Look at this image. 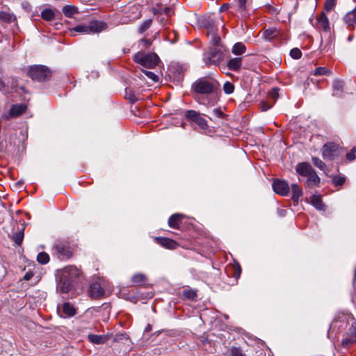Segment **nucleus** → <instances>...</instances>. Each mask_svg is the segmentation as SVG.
I'll return each instance as SVG.
<instances>
[{
  "label": "nucleus",
  "mask_w": 356,
  "mask_h": 356,
  "mask_svg": "<svg viewBox=\"0 0 356 356\" xmlns=\"http://www.w3.org/2000/svg\"><path fill=\"white\" fill-rule=\"evenodd\" d=\"M29 76L38 81H44L49 79L51 76V72L46 66L35 65L30 67Z\"/></svg>",
  "instance_id": "nucleus-3"
},
{
  "label": "nucleus",
  "mask_w": 356,
  "mask_h": 356,
  "mask_svg": "<svg viewBox=\"0 0 356 356\" xmlns=\"http://www.w3.org/2000/svg\"><path fill=\"white\" fill-rule=\"evenodd\" d=\"M346 179H330L332 184H333L335 186H342Z\"/></svg>",
  "instance_id": "nucleus-50"
},
{
  "label": "nucleus",
  "mask_w": 356,
  "mask_h": 356,
  "mask_svg": "<svg viewBox=\"0 0 356 356\" xmlns=\"http://www.w3.org/2000/svg\"><path fill=\"white\" fill-rule=\"evenodd\" d=\"M62 312L64 317H72L76 314L75 308L69 302H65L62 306Z\"/></svg>",
  "instance_id": "nucleus-22"
},
{
  "label": "nucleus",
  "mask_w": 356,
  "mask_h": 356,
  "mask_svg": "<svg viewBox=\"0 0 356 356\" xmlns=\"http://www.w3.org/2000/svg\"><path fill=\"white\" fill-rule=\"evenodd\" d=\"M296 172L299 175L307 177L308 178H318L312 165L307 163H300L296 166Z\"/></svg>",
  "instance_id": "nucleus-6"
},
{
  "label": "nucleus",
  "mask_w": 356,
  "mask_h": 356,
  "mask_svg": "<svg viewBox=\"0 0 356 356\" xmlns=\"http://www.w3.org/2000/svg\"><path fill=\"white\" fill-rule=\"evenodd\" d=\"M356 340L353 337H346L343 339L342 340V346L343 347L348 348L350 346H351L353 343H355Z\"/></svg>",
  "instance_id": "nucleus-45"
},
{
  "label": "nucleus",
  "mask_w": 356,
  "mask_h": 356,
  "mask_svg": "<svg viewBox=\"0 0 356 356\" xmlns=\"http://www.w3.org/2000/svg\"><path fill=\"white\" fill-rule=\"evenodd\" d=\"M351 337L356 340V327H353V331L351 332Z\"/></svg>",
  "instance_id": "nucleus-55"
},
{
  "label": "nucleus",
  "mask_w": 356,
  "mask_h": 356,
  "mask_svg": "<svg viewBox=\"0 0 356 356\" xmlns=\"http://www.w3.org/2000/svg\"><path fill=\"white\" fill-rule=\"evenodd\" d=\"M37 261L40 264H47L49 261V256L44 252H40L37 256Z\"/></svg>",
  "instance_id": "nucleus-33"
},
{
  "label": "nucleus",
  "mask_w": 356,
  "mask_h": 356,
  "mask_svg": "<svg viewBox=\"0 0 356 356\" xmlns=\"http://www.w3.org/2000/svg\"><path fill=\"white\" fill-rule=\"evenodd\" d=\"M134 60L145 67L153 68L157 65L159 58L154 53L145 54L139 51L135 54Z\"/></svg>",
  "instance_id": "nucleus-2"
},
{
  "label": "nucleus",
  "mask_w": 356,
  "mask_h": 356,
  "mask_svg": "<svg viewBox=\"0 0 356 356\" xmlns=\"http://www.w3.org/2000/svg\"><path fill=\"white\" fill-rule=\"evenodd\" d=\"M229 356H246L243 350L238 347H232L230 349Z\"/></svg>",
  "instance_id": "nucleus-38"
},
{
  "label": "nucleus",
  "mask_w": 356,
  "mask_h": 356,
  "mask_svg": "<svg viewBox=\"0 0 356 356\" xmlns=\"http://www.w3.org/2000/svg\"><path fill=\"white\" fill-rule=\"evenodd\" d=\"M219 83L214 79L200 78L197 79L191 86V90L196 95H217Z\"/></svg>",
  "instance_id": "nucleus-1"
},
{
  "label": "nucleus",
  "mask_w": 356,
  "mask_h": 356,
  "mask_svg": "<svg viewBox=\"0 0 356 356\" xmlns=\"http://www.w3.org/2000/svg\"><path fill=\"white\" fill-rule=\"evenodd\" d=\"M213 113H214V115L216 116H217L218 118H222L223 117V113L219 109V108H216L213 111Z\"/></svg>",
  "instance_id": "nucleus-51"
},
{
  "label": "nucleus",
  "mask_w": 356,
  "mask_h": 356,
  "mask_svg": "<svg viewBox=\"0 0 356 356\" xmlns=\"http://www.w3.org/2000/svg\"><path fill=\"white\" fill-rule=\"evenodd\" d=\"M26 110V106L25 104H15L13 105L8 114H5L2 118L7 120L12 118L17 117L24 113Z\"/></svg>",
  "instance_id": "nucleus-10"
},
{
  "label": "nucleus",
  "mask_w": 356,
  "mask_h": 356,
  "mask_svg": "<svg viewBox=\"0 0 356 356\" xmlns=\"http://www.w3.org/2000/svg\"><path fill=\"white\" fill-rule=\"evenodd\" d=\"M278 89L277 88H273L272 89L271 92H270V96L273 98V99H276L277 97H278Z\"/></svg>",
  "instance_id": "nucleus-52"
},
{
  "label": "nucleus",
  "mask_w": 356,
  "mask_h": 356,
  "mask_svg": "<svg viewBox=\"0 0 356 356\" xmlns=\"http://www.w3.org/2000/svg\"><path fill=\"white\" fill-rule=\"evenodd\" d=\"M152 330V325L150 324H148L145 328V332H148Z\"/></svg>",
  "instance_id": "nucleus-57"
},
{
  "label": "nucleus",
  "mask_w": 356,
  "mask_h": 356,
  "mask_svg": "<svg viewBox=\"0 0 356 356\" xmlns=\"http://www.w3.org/2000/svg\"><path fill=\"white\" fill-rule=\"evenodd\" d=\"M72 282L67 280H63L61 278L60 282L58 284L57 290L63 293H66L72 289Z\"/></svg>",
  "instance_id": "nucleus-20"
},
{
  "label": "nucleus",
  "mask_w": 356,
  "mask_h": 356,
  "mask_svg": "<svg viewBox=\"0 0 356 356\" xmlns=\"http://www.w3.org/2000/svg\"><path fill=\"white\" fill-rule=\"evenodd\" d=\"M62 11L67 17H72L74 15L79 13L78 8L71 5L65 6Z\"/></svg>",
  "instance_id": "nucleus-25"
},
{
  "label": "nucleus",
  "mask_w": 356,
  "mask_h": 356,
  "mask_svg": "<svg viewBox=\"0 0 356 356\" xmlns=\"http://www.w3.org/2000/svg\"><path fill=\"white\" fill-rule=\"evenodd\" d=\"M185 116L187 120L196 123L200 129L204 130L208 128L207 121L202 118L200 113L193 110H188L186 112Z\"/></svg>",
  "instance_id": "nucleus-5"
},
{
  "label": "nucleus",
  "mask_w": 356,
  "mask_h": 356,
  "mask_svg": "<svg viewBox=\"0 0 356 356\" xmlns=\"http://www.w3.org/2000/svg\"><path fill=\"white\" fill-rule=\"evenodd\" d=\"M312 161H313V163L314 165H316L317 168H318L321 170L325 171V165L320 159H318L317 157H313Z\"/></svg>",
  "instance_id": "nucleus-41"
},
{
  "label": "nucleus",
  "mask_w": 356,
  "mask_h": 356,
  "mask_svg": "<svg viewBox=\"0 0 356 356\" xmlns=\"http://www.w3.org/2000/svg\"><path fill=\"white\" fill-rule=\"evenodd\" d=\"M88 293L91 298L98 299L104 296V291L99 283H94L90 285Z\"/></svg>",
  "instance_id": "nucleus-11"
},
{
  "label": "nucleus",
  "mask_w": 356,
  "mask_h": 356,
  "mask_svg": "<svg viewBox=\"0 0 356 356\" xmlns=\"http://www.w3.org/2000/svg\"><path fill=\"white\" fill-rule=\"evenodd\" d=\"M72 31L79 32V33H87V34L90 33L88 25H78V26H75L72 29Z\"/></svg>",
  "instance_id": "nucleus-35"
},
{
  "label": "nucleus",
  "mask_w": 356,
  "mask_h": 356,
  "mask_svg": "<svg viewBox=\"0 0 356 356\" xmlns=\"http://www.w3.org/2000/svg\"><path fill=\"white\" fill-rule=\"evenodd\" d=\"M88 339L92 343L102 344L105 342L106 338L102 335L89 334Z\"/></svg>",
  "instance_id": "nucleus-30"
},
{
  "label": "nucleus",
  "mask_w": 356,
  "mask_h": 356,
  "mask_svg": "<svg viewBox=\"0 0 356 356\" xmlns=\"http://www.w3.org/2000/svg\"><path fill=\"white\" fill-rule=\"evenodd\" d=\"M272 104L266 102H261L260 103V108L262 111H266L270 108L272 107Z\"/></svg>",
  "instance_id": "nucleus-49"
},
{
  "label": "nucleus",
  "mask_w": 356,
  "mask_h": 356,
  "mask_svg": "<svg viewBox=\"0 0 356 356\" xmlns=\"http://www.w3.org/2000/svg\"><path fill=\"white\" fill-rule=\"evenodd\" d=\"M353 35H350V36L348 37V40L349 41H351V40H353Z\"/></svg>",
  "instance_id": "nucleus-61"
},
{
  "label": "nucleus",
  "mask_w": 356,
  "mask_h": 356,
  "mask_svg": "<svg viewBox=\"0 0 356 356\" xmlns=\"http://www.w3.org/2000/svg\"><path fill=\"white\" fill-rule=\"evenodd\" d=\"M183 294L185 298L189 300H193L197 296L196 292L192 289L184 290Z\"/></svg>",
  "instance_id": "nucleus-43"
},
{
  "label": "nucleus",
  "mask_w": 356,
  "mask_h": 356,
  "mask_svg": "<svg viewBox=\"0 0 356 356\" xmlns=\"http://www.w3.org/2000/svg\"><path fill=\"white\" fill-rule=\"evenodd\" d=\"M272 186L273 191L282 196H286L289 193V184L284 179H274Z\"/></svg>",
  "instance_id": "nucleus-9"
},
{
  "label": "nucleus",
  "mask_w": 356,
  "mask_h": 356,
  "mask_svg": "<svg viewBox=\"0 0 356 356\" xmlns=\"http://www.w3.org/2000/svg\"><path fill=\"white\" fill-rule=\"evenodd\" d=\"M152 22V20L151 19H147L145 22H143V23L139 27V33H143L146 30H147L150 27Z\"/></svg>",
  "instance_id": "nucleus-37"
},
{
  "label": "nucleus",
  "mask_w": 356,
  "mask_h": 356,
  "mask_svg": "<svg viewBox=\"0 0 356 356\" xmlns=\"http://www.w3.org/2000/svg\"><path fill=\"white\" fill-rule=\"evenodd\" d=\"M242 65L241 58H234L229 60L227 63L228 68L232 71L238 70Z\"/></svg>",
  "instance_id": "nucleus-24"
},
{
  "label": "nucleus",
  "mask_w": 356,
  "mask_h": 356,
  "mask_svg": "<svg viewBox=\"0 0 356 356\" xmlns=\"http://www.w3.org/2000/svg\"><path fill=\"white\" fill-rule=\"evenodd\" d=\"M355 153L356 147H353L352 150L346 154V159L350 161H353L356 158Z\"/></svg>",
  "instance_id": "nucleus-48"
},
{
  "label": "nucleus",
  "mask_w": 356,
  "mask_h": 356,
  "mask_svg": "<svg viewBox=\"0 0 356 356\" xmlns=\"http://www.w3.org/2000/svg\"><path fill=\"white\" fill-rule=\"evenodd\" d=\"M169 13H170V8H166L165 9V13L166 15H169Z\"/></svg>",
  "instance_id": "nucleus-60"
},
{
  "label": "nucleus",
  "mask_w": 356,
  "mask_h": 356,
  "mask_svg": "<svg viewBox=\"0 0 356 356\" xmlns=\"http://www.w3.org/2000/svg\"><path fill=\"white\" fill-rule=\"evenodd\" d=\"M17 87V80L13 79L11 86L6 85L1 79H0V90L6 93L12 92Z\"/></svg>",
  "instance_id": "nucleus-23"
},
{
  "label": "nucleus",
  "mask_w": 356,
  "mask_h": 356,
  "mask_svg": "<svg viewBox=\"0 0 356 356\" xmlns=\"http://www.w3.org/2000/svg\"><path fill=\"white\" fill-rule=\"evenodd\" d=\"M332 87H333V95L338 96L341 93V92L343 90V82L341 80L335 79L333 81Z\"/></svg>",
  "instance_id": "nucleus-27"
},
{
  "label": "nucleus",
  "mask_w": 356,
  "mask_h": 356,
  "mask_svg": "<svg viewBox=\"0 0 356 356\" xmlns=\"http://www.w3.org/2000/svg\"><path fill=\"white\" fill-rule=\"evenodd\" d=\"M280 34V31L276 28H269L264 31V38L265 40L270 41L274 38H277Z\"/></svg>",
  "instance_id": "nucleus-19"
},
{
  "label": "nucleus",
  "mask_w": 356,
  "mask_h": 356,
  "mask_svg": "<svg viewBox=\"0 0 356 356\" xmlns=\"http://www.w3.org/2000/svg\"><path fill=\"white\" fill-rule=\"evenodd\" d=\"M127 98L131 102H135L137 100V98L136 97V96L134 94H132L131 92H130V94L129 95V97H127Z\"/></svg>",
  "instance_id": "nucleus-53"
},
{
  "label": "nucleus",
  "mask_w": 356,
  "mask_h": 356,
  "mask_svg": "<svg viewBox=\"0 0 356 356\" xmlns=\"http://www.w3.org/2000/svg\"><path fill=\"white\" fill-rule=\"evenodd\" d=\"M32 277V274H30V273H26L25 275H24V279L26 280H29Z\"/></svg>",
  "instance_id": "nucleus-56"
},
{
  "label": "nucleus",
  "mask_w": 356,
  "mask_h": 356,
  "mask_svg": "<svg viewBox=\"0 0 356 356\" xmlns=\"http://www.w3.org/2000/svg\"><path fill=\"white\" fill-rule=\"evenodd\" d=\"M290 55L294 59H299L302 56V52L299 49L293 48L291 50Z\"/></svg>",
  "instance_id": "nucleus-44"
},
{
  "label": "nucleus",
  "mask_w": 356,
  "mask_h": 356,
  "mask_svg": "<svg viewBox=\"0 0 356 356\" xmlns=\"http://www.w3.org/2000/svg\"><path fill=\"white\" fill-rule=\"evenodd\" d=\"M24 238V232L22 231L18 232L13 235V240L16 244L20 245Z\"/></svg>",
  "instance_id": "nucleus-36"
},
{
  "label": "nucleus",
  "mask_w": 356,
  "mask_h": 356,
  "mask_svg": "<svg viewBox=\"0 0 356 356\" xmlns=\"http://www.w3.org/2000/svg\"><path fill=\"white\" fill-rule=\"evenodd\" d=\"M143 72L145 75L147 76V77L152 80L154 82H157L159 81L158 76L154 72L147 70H143Z\"/></svg>",
  "instance_id": "nucleus-46"
},
{
  "label": "nucleus",
  "mask_w": 356,
  "mask_h": 356,
  "mask_svg": "<svg viewBox=\"0 0 356 356\" xmlns=\"http://www.w3.org/2000/svg\"><path fill=\"white\" fill-rule=\"evenodd\" d=\"M354 277H355V279L356 280V267H355V270Z\"/></svg>",
  "instance_id": "nucleus-62"
},
{
  "label": "nucleus",
  "mask_w": 356,
  "mask_h": 356,
  "mask_svg": "<svg viewBox=\"0 0 356 356\" xmlns=\"http://www.w3.org/2000/svg\"><path fill=\"white\" fill-rule=\"evenodd\" d=\"M41 17L46 21H51L54 19V12L51 9H45L41 13Z\"/></svg>",
  "instance_id": "nucleus-32"
},
{
  "label": "nucleus",
  "mask_w": 356,
  "mask_h": 356,
  "mask_svg": "<svg viewBox=\"0 0 356 356\" xmlns=\"http://www.w3.org/2000/svg\"><path fill=\"white\" fill-rule=\"evenodd\" d=\"M88 26L90 33L101 32L105 30L107 27V25L105 22L97 20L91 22Z\"/></svg>",
  "instance_id": "nucleus-14"
},
{
  "label": "nucleus",
  "mask_w": 356,
  "mask_h": 356,
  "mask_svg": "<svg viewBox=\"0 0 356 356\" xmlns=\"http://www.w3.org/2000/svg\"><path fill=\"white\" fill-rule=\"evenodd\" d=\"M337 150V146L333 143H327L323 145V156L325 159H332Z\"/></svg>",
  "instance_id": "nucleus-12"
},
{
  "label": "nucleus",
  "mask_w": 356,
  "mask_h": 356,
  "mask_svg": "<svg viewBox=\"0 0 356 356\" xmlns=\"http://www.w3.org/2000/svg\"><path fill=\"white\" fill-rule=\"evenodd\" d=\"M146 280L147 278L145 275L142 273L135 274L131 277L132 282L137 286L144 284L146 282Z\"/></svg>",
  "instance_id": "nucleus-28"
},
{
  "label": "nucleus",
  "mask_w": 356,
  "mask_h": 356,
  "mask_svg": "<svg viewBox=\"0 0 356 356\" xmlns=\"http://www.w3.org/2000/svg\"><path fill=\"white\" fill-rule=\"evenodd\" d=\"M330 72L328 69L323 67H319L315 69L314 74L316 76L330 74Z\"/></svg>",
  "instance_id": "nucleus-39"
},
{
  "label": "nucleus",
  "mask_w": 356,
  "mask_h": 356,
  "mask_svg": "<svg viewBox=\"0 0 356 356\" xmlns=\"http://www.w3.org/2000/svg\"><path fill=\"white\" fill-rule=\"evenodd\" d=\"M292 189V200L293 202H298L299 198L302 195V188L297 184L291 185Z\"/></svg>",
  "instance_id": "nucleus-26"
},
{
  "label": "nucleus",
  "mask_w": 356,
  "mask_h": 356,
  "mask_svg": "<svg viewBox=\"0 0 356 356\" xmlns=\"http://www.w3.org/2000/svg\"><path fill=\"white\" fill-rule=\"evenodd\" d=\"M223 53L213 47L209 50V56L204 58L205 63L207 65H218L223 60Z\"/></svg>",
  "instance_id": "nucleus-8"
},
{
  "label": "nucleus",
  "mask_w": 356,
  "mask_h": 356,
  "mask_svg": "<svg viewBox=\"0 0 356 356\" xmlns=\"http://www.w3.org/2000/svg\"><path fill=\"white\" fill-rule=\"evenodd\" d=\"M245 51V46L242 42L236 43L232 49V52L235 55H241Z\"/></svg>",
  "instance_id": "nucleus-29"
},
{
  "label": "nucleus",
  "mask_w": 356,
  "mask_h": 356,
  "mask_svg": "<svg viewBox=\"0 0 356 356\" xmlns=\"http://www.w3.org/2000/svg\"><path fill=\"white\" fill-rule=\"evenodd\" d=\"M54 248L60 259H67L72 256L73 249L66 243L57 241L54 245Z\"/></svg>",
  "instance_id": "nucleus-4"
},
{
  "label": "nucleus",
  "mask_w": 356,
  "mask_h": 356,
  "mask_svg": "<svg viewBox=\"0 0 356 356\" xmlns=\"http://www.w3.org/2000/svg\"><path fill=\"white\" fill-rule=\"evenodd\" d=\"M198 102L200 104H202L206 106H213L216 103V97H213L211 99H204H204H202V102H200L199 100H198Z\"/></svg>",
  "instance_id": "nucleus-47"
},
{
  "label": "nucleus",
  "mask_w": 356,
  "mask_h": 356,
  "mask_svg": "<svg viewBox=\"0 0 356 356\" xmlns=\"http://www.w3.org/2000/svg\"><path fill=\"white\" fill-rule=\"evenodd\" d=\"M223 90L226 94H232L234 90V86L232 83L227 81L224 83Z\"/></svg>",
  "instance_id": "nucleus-42"
},
{
  "label": "nucleus",
  "mask_w": 356,
  "mask_h": 356,
  "mask_svg": "<svg viewBox=\"0 0 356 356\" xmlns=\"http://www.w3.org/2000/svg\"><path fill=\"white\" fill-rule=\"evenodd\" d=\"M310 203L318 210H324V204L323 203L321 195L314 194L310 197Z\"/></svg>",
  "instance_id": "nucleus-21"
},
{
  "label": "nucleus",
  "mask_w": 356,
  "mask_h": 356,
  "mask_svg": "<svg viewBox=\"0 0 356 356\" xmlns=\"http://www.w3.org/2000/svg\"><path fill=\"white\" fill-rule=\"evenodd\" d=\"M336 5V0H325L324 8L326 12L331 11Z\"/></svg>",
  "instance_id": "nucleus-40"
},
{
  "label": "nucleus",
  "mask_w": 356,
  "mask_h": 356,
  "mask_svg": "<svg viewBox=\"0 0 356 356\" xmlns=\"http://www.w3.org/2000/svg\"><path fill=\"white\" fill-rule=\"evenodd\" d=\"M317 22L318 27L324 31L327 32L330 30V22L324 12L317 17Z\"/></svg>",
  "instance_id": "nucleus-15"
},
{
  "label": "nucleus",
  "mask_w": 356,
  "mask_h": 356,
  "mask_svg": "<svg viewBox=\"0 0 356 356\" xmlns=\"http://www.w3.org/2000/svg\"><path fill=\"white\" fill-rule=\"evenodd\" d=\"M227 8H228V6L227 4H224V5H222L221 6L220 10L222 11V10H224L227 9Z\"/></svg>",
  "instance_id": "nucleus-59"
},
{
  "label": "nucleus",
  "mask_w": 356,
  "mask_h": 356,
  "mask_svg": "<svg viewBox=\"0 0 356 356\" xmlns=\"http://www.w3.org/2000/svg\"><path fill=\"white\" fill-rule=\"evenodd\" d=\"M234 8L242 17H245L247 14V0H234Z\"/></svg>",
  "instance_id": "nucleus-13"
},
{
  "label": "nucleus",
  "mask_w": 356,
  "mask_h": 356,
  "mask_svg": "<svg viewBox=\"0 0 356 356\" xmlns=\"http://www.w3.org/2000/svg\"><path fill=\"white\" fill-rule=\"evenodd\" d=\"M319 181H320V179H307V184L310 185V184H312L313 183H314V184H316V182L319 183Z\"/></svg>",
  "instance_id": "nucleus-54"
},
{
  "label": "nucleus",
  "mask_w": 356,
  "mask_h": 356,
  "mask_svg": "<svg viewBox=\"0 0 356 356\" xmlns=\"http://www.w3.org/2000/svg\"><path fill=\"white\" fill-rule=\"evenodd\" d=\"M184 215L180 213H175L172 215L168 219V225L171 228L178 229L179 225L181 222Z\"/></svg>",
  "instance_id": "nucleus-17"
},
{
  "label": "nucleus",
  "mask_w": 356,
  "mask_h": 356,
  "mask_svg": "<svg viewBox=\"0 0 356 356\" xmlns=\"http://www.w3.org/2000/svg\"><path fill=\"white\" fill-rule=\"evenodd\" d=\"M156 240L163 247L168 249H175L178 244L177 243L168 238H156Z\"/></svg>",
  "instance_id": "nucleus-18"
},
{
  "label": "nucleus",
  "mask_w": 356,
  "mask_h": 356,
  "mask_svg": "<svg viewBox=\"0 0 356 356\" xmlns=\"http://www.w3.org/2000/svg\"><path fill=\"white\" fill-rule=\"evenodd\" d=\"M13 15L9 13L0 11V20L10 23L13 21Z\"/></svg>",
  "instance_id": "nucleus-34"
},
{
  "label": "nucleus",
  "mask_w": 356,
  "mask_h": 356,
  "mask_svg": "<svg viewBox=\"0 0 356 356\" xmlns=\"http://www.w3.org/2000/svg\"><path fill=\"white\" fill-rule=\"evenodd\" d=\"M208 30V35L211 38L213 45L217 46L220 44V37L216 34V26L213 24L211 26H208L207 27Z\"/></svg>",
  "instance_id": "nucleus-16"
},
{
  "label": "nucleus",
  "mask_w": 356,
  "mask_h": 356,
  "mask_svg": "<svg viewBox=\"0 0 356 356\" xmlns=\"http://www.w3.org/2000/svg\"><path fill=\"white\" fill-rule=\"evenodd\" d=\"M73 188H74V190H77L78 189L76 186H74Z\"/></svg>",
  "instance_id": "nucleus-63"
},
{
  "label": "nucleus",
  "mask_w": 356,
  "mask_h": 356,
  "mask_svg": "<svg viewBox=\"0 0 356 356\" xmlns=\"http://www.w3.org/2000/svg\"><path fill=\"white\" fill-rule=\"evenodd\" d=\"M81 275V270L74 266L65 267L61 272L63 280H67L73 282Z\"/></svg>",
  "instance_id": "nucleus-7"
},
{
  "label": "nucleus",
  "mask_w": 356,
  "mask_h": 356,
  "mask_svg": "<svg viewBox=\"0 0 356 356\" xmlns=\"http://www.w3.org/2000/svg\"><path fill=\"white\" fill-rule=\"evenodd\" d=\"M12 183L10 184L13 191H19L24 188V181L22 179H11Z\"/></svg>",
  "instance_id": "nucleus-31"
},
{
  "label": "nucleus",
  "mask_w": 356,
  "mask_h": 356,
  "mask_svg": "<svg viewBox=\"0 0 356 356\" xmlns=\"http://www.w3.org/2000/svg\"><path fill=\"white\" fill-rule=\"evenodd\" d=\"M141 42H144V43H145V44H147V45H149V44H150V42H149V41L148 40L143 39V40H141Z\"/></svg>",
  "instance_id": "nucleus-58"
}]
</instances>
